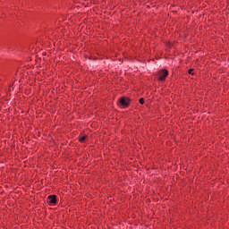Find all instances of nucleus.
Listing matches in <instances>:
<instances>
[{"label": "nucleus", "instance_id": "obj_1", "mask_svg": "<svg viewBox=\"0 0 229 229\" xmlns=\"http://www.w3.org/2000/svg\"><path fill=\"white\" fill-rule=\"evenodd\" d=\"M157 81H165V80H167V76H169V71H167V69H161L157 72Z\"/></svg>", "mask_w": 229, "mask_h": 229}, {"label": "nucleus", "instance_id": "obj_2", "mask_svg": "<svg viewBox=\"0 0 229 229\" xmlns=\"http://www.w3.org/2000/svg\"><path fill=\"white\" fill-rule=\"evenodd\" d=\"M119 103L123 108H128L131 103V99H130V98L122 97L119 98Z\"/></svg>", "mask_w": 229, "mask_h": 229}, {"label": "nucleus", "instance_id": "obj_3", "mask_svg": "<svg viewBox=\"0 0 229 229\" xmlns=\"http://www.w3.org/2000/svg\"><path fill=\"white\" fill-rule=\"evenodd\" d=\"M47 199H48V204L49 205H56V195H49L47 197Z\"/></svg>", "mask_w": 229, "mask_h": 229}, {"label": "nucleus", "instance_id": "obj_4", "mask_svg": "<svg viewBox=\"0 0 229 229\" xmlns=\"http://www.w3.org/2000/svg\"><path fill=\"white\" fill-rule=\"evenodd\" d=\"M85 140H87V135L82 136V137H81V138L79 139V142H81V143L85 142Z\"/></svg>", "mask_w": 229, "mask_h": 229}, {"label": "nucleus", "instance_id": "obj_5", "mask_svg": "<svg viewBox=\"0 0 229 229\" xmlns=\"http://www.w3.org/2000/svg\"><path fill=\"white\" fill-rule=\"evenodd\" d=\"M188 73L191 74V76H194V69L188 70Z\"/></svg>", "mask_w": 229, "mask_h": 229}, {"label": "nucleus", "instance_id": "obj_6", "mask_svg": "<svg viewBox=\"0 0 229 229\" xmlns=\"http://www.w3.org/2000/svg\"><path fill=\"white\" fill-rule=\"evenodd\" d=\"M139 101H140V105H144V103H145V100H144L143 98H140Z\"/></svg>", "mask_w": 229, "mask_h": 229}]
</instances>
